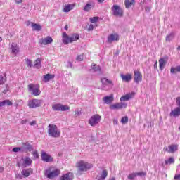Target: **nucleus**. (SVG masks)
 Segmentation results:
<instances>
[{
  "label": "nucleus",
  "instance_id": "nucleus-1",
  "mask_svg": "<svg viewBox=\"0 0 180 180\" xmlns=\"http://www.w3.org/2000/svg\"><path fill=\"white\" fill-rule=\"evenodd\" d=\"M48 134L50 137L53 139H58L61 136V131L57 127V125L53 124H50L48 126Z\"/></svg>",
  "mask_w": 180,
  "mask_h": 180
},
{
  "label": "nucleus",
  "instance_id": "nucleus-2",
  "mask_svg": "<svg viewBox=\"0 0 180 180\" xmlns=\"http://www.w3.org/2000/svg\"><path fill=\"white\" fill-rule=\"evenodd\" d=\"M60 169L55 168L53 167H50L44 172V175L49 179H53V178H56V176H58L60 175Z\"/></svg>",
  "mask_w": 180,
  "mask_h": 180
},
{
  "label": "nucleus",
  "instance_id": "nucleus-3",
  "mask_svg": "<svg viewBox=\"0 0 180 180\" xmlns=\"http://www.w3.org/2000/svg\"><path fill=\"white\" fill-rule=\"evenodd\" d=\"M62 37L63 44H68L69 43H72V41L79 40V34H73L71 37H69L67 32H63Z\"/></svg>",
  "mask_w": 180,
  "mask_h": 180
},
{
  "label": "nucleus",
  "instance_id": "nucleus-4",
  "mask_svg": "<svg viewBox=\"0 0 180 180\" xmlns=\"http://www.w3.org/2000/svg\"><path fill=\"white\" fill-rule=\"evenodd\" d=\"M28 91L31 93V95H33L34 96H39L41 94L40 86L39 84H28Z\"/></svg>",
  "mask_w": 180,
  "mask_h": 180
},
{
  "label": "nucleus",
  "instance_id": "nucleus-5",
  "mask_svg": "<svg viewBox=\"0 0 180 180\" xmlns=\"http://www.w3.org/2000/svg\"><path fill=\"white\" fill-rule=\"evenodd\" d=\"M111 11L113 16H116V18H123V8L119 6V5H113L111 8Z\"/></svg>",
  "mask_w": 180,
  "mask_h": 180
},
{
  "label": "nucleus",
  "instance_id": "nucleus-6",
  "mask_svg": "<svg viewBox=\"0 0 180 180\" xmlns=\"http://www.w3.org/2000/svg\"><path fill=\"white\" fill-rule=\"evenodd\" d=\"M76 167L78 171H79L80 172H84L88 171L90 165H89V163L81 160L77 163Z\"/></svg>",
  "mask_w": 180,
  "mask_h": 180
},
{
  "label": "nucleus",
  "instance_id": "nucleus-7",
  "mask_svg": "<svg viewBox=\"0 0 180 180\" xmlns=\"http://www.w3.org/2000/svg\"><path fill=\"white\" fill-rule=\"evenodd\" d=\"M53 110L65 112V110H70V106L62 104H54L52 105Z\"/></svg>",
  "mask_w": 180,
  "mask_h": 180
},
{
  "label": "nucleus",
  "instance_id": "nucleus-8",
  "mask_svg": "<svg viewBox=\"0 0 180 180\" xmlns=\"http://www.w3.org/2000/svg\"><path fill=\"white\" fill-rule=\"evenodd\" d=\"M126 108H127V103L123 102L117 103L110 106V109L112 110H115L116 109H126Z\"/></svg>",
  "mask_w": 180,
  "mask_h": 180
},
{
  "label": "nucleus",
  "instance_id": "nucleus-9",
  "mask_svg": "<svg viewBox=\"0 0 180 180\" xmlns=\"http://www.w3.org/2000/svg\"><path fill=\"white\" fill-rule=\"evenodd\" d=\"M41 100H39V99H32L31 101H29L28 103V106L29 108H40V106H41Z\"/></svg>",
  "mask_w": 180,
  "mask_h": 180
},
{
  "label": "nucleus",
  "instance_id": "nucleus-10",
  "mask_svg": "<svg viewBox=\"0 0 180 180\" xmlns=\"http://www.w3.org/2000/svg\"><path fill=\"white\" fill-rule=\"evenodd\" d=\"M41 157L42 161H44L45 162H53L54 161V159L51 155L47 154L46 152L42 151L41 153Z\"/></svg>",
  "mask_w": 180,
  "mask_h": 180
},
{
  "label": "nucleus",
  "instance_id": "nucleus-11",
  "mask_svg": "<svg viewBox=\"0 0 180 180\" xmlns=\"http://www.w3.org/2000/svg\"><path fill=\"white\" fill-rule=\"evenodd\" d=\"M163 150L167 153L174 154V153H175L176 151H178V145L172 144V145H169L168 147H165Z\"/></svg>",
  "mask_w": 180,
  "mask_h": 180
},
{
  "label": "nucleus",
  "instance_id": "nucleus-12",
  "mask_svg": "<svg viewBox=\"0 0 180 180\" xmlns=\"http://www.w3.org/2000/svg\"><path fill=\"white\" fill-rule=\"evenodd\" d=\"M22 166L23 167V168H26V167H30V165H32V163L33 162V161H32V159L27 156L22 158Z\"/></svg>",
  "mask_w": 180,
  "mask_h": 180
},
{
  "label": "nucleus",
  "instance_id": "nucleus-13",
  "mask_svg": "<svg viewBox=\"0 0 180 180\" xmlns=\"http://www.w3.org/2000/svg\"><path fill=\"white\" fill-rule=\"evenodd\" d=\"M134 74V81L136 84H139V82H141V81H143V75L140 72L135 70Z\"/></svg>",
  "mask_w": 180,
  "mask_h": 180
},
{
  "label": "nucleus",
  "instance_id": "nucleus-14",
  "mask_svg": "<svg viewBox=\"0 0 180 180\" xmlns=\"http://www.w3.org/2000/svg\"><path fill=\"white\" fill-rule=\"evenodd\" d=\"M101 122V115L96 114L91 117V126H96Z\"/></svg>",
  "mask_w": 180,
  "mask_h": 180
},
{
  "label": "nucleus",
  "instance_id": "nucleus-15",
  "mask_svg": "<svg viewBox=\"0 0 180 180\" xmlns=\"http://www.w3.org/2000/svg\"><path fill=\"white\" fill-rule=\"evenodd\" d=\"M39 43L44 44V46L51 44L53 43V38L50 36H48L46 38H41L39 39Z\"/></svg>",
  "mask_w": 180,
  "mask_h": 180
},
{
  "label": "nucleus",
  "instance_id": "nucleus-16",
  "mask_svg": "<svg viewBox=\"0 0 180 180\" xmlns=\"http://www.w3.org/2000/svg\"><path fill=\"white\" fill-rule=\"evenodd\" d=\"M114 41H119V34L112 33L108 36L107 43L112 44Z\"/></svg>",
  "mask_w": 180,
  "mask_h": 180
},
{
  "label": "nucleus",
  "instance_id": "nucleus-17",
  "mask_svg": "<svg viewBox=\"0 0 180 180\" xmlns=\"http://www.w3.org/2000/svg\"><path fill=\"white\" fill-rule=\"evenodd\" d=\"M21 148L22 151H25V153H27V151H33V146L30 145V143L27 142L22 143Z\"/></svg>",
  "mask_w": 180,
  "mask_h": 180
},
{
  "label": "nucleus",
  "instance_id": "nucleus-18",
  "mask_svg": "<svg viewBox=\"0 0 180 180\" xmlns=\"http://www.w3.org/2000/svg\"><path fill=\"white\" fill-rule=\"evenodd\" d=\"M101 81L103 88L105 86H113V82L105 77L101 78Z\"/></svg>",
  "mask_w": 180,
  "mask_h": 180
},
{
  "label": "nucleus",
  "instance_id": "nucleus-19",
  "mask_svg": "<svg viewBox=\"0 0 180 180\" xmlns=\"http://www.w3.org/2000/svg\"><path fill=\"white\" fill-rule=\"evenodd\" d=\"M98 22H99V17H93L91 18V30H94L95 27H98Z\"/></svg>",
  "mask_w": 180,
  "mask_h": 180
},
{
  "label": "nucleus",
  "instance_id": "nucleus-20",
  "mask_svg": "<svg viewBox=\"0 0 180 180\" xmlns=\"http://www.w3.org/2000/svg\"><path fill=\"white\" fill-rule=\"evenodd\" d=\"M134 97V93L131 92V93L127 94L124 96H122L120 100L121 102H124L126 101H129V99H131Z\"/></svg>",
  "mask_w": 180,
  "mask_h": 180
},
{
  "label": "nucleus",
  "instance_id": "nucleus-21",
  "mask_svg": "<svg viewBox=\"0 0 180 180\" xmlns=\"http://www.w3.org/2000/svg\"><path fill=\"white\" fill-rule=\"evenodd\" d=\"M169 116L171 117H179L180 116V108L179 107L176 108L170 112Z\"/></svg>",
  "mask_w": 180,
  "mask_h": 180
},
{
  "label": "nucleus",
  "instance_id": "nucleus-22",
  "mask_svg": "<svg viewBox=\"0 0 180 180\" xmlns=\"http://www.w3.org/2000/svg\"><path fill=\"white\" fill-rule=\"evenodd\" d=\"M114 99L115 98L113 97V94H110V96H105L103 98V101L104 103H106V105H109V104L112 103V102H113Z\"/></svg>",
  "mask_w": 180,
  "mask_h": 180
},
{
  "label": "nucleus",
  "instance_id": "nucleus-23",
  "mask_svg": "<svg viewBox=\"0 0 180 180\" xmlns=\"http://www.w3.org/2000/svg\"><path fill=\"white\" fill-rule=\"evenodd\" d=\"M108 170L103 169L101 172V174L98 176H97V179L98 180H105L108 177Z\"/></svg>",
  "mask_w": 180,
  "mask_h": 180
},
{
  "label": "nucleus",
  "instance_id": "nucleus-24",
  "mask_svg": "<svg viewBox=\"0 0 180 180\" xmlns=\"http://www.w3.org/2000/svg\"><path fill=\"white\" fill-rule=\"evenodd\" d=\"M32 173H33V169H32V168H29L27 169H22L21 172L22 175H23V176H25V178H27Z\"/></svg>",
  "mask_w": 180,
  "mask_h": 180
},
{
  "label": "nucleus",
  "instance_id": "nucleus-25",
  "mask_svg": "<svg viewBox=\"0 0 180 180\" xmlns=\"http://www.w3.org/2000/svg\"><path fill=\"white\" fill-rule=\"evenodd\" d=\"M74 179V175L71 172L66 173L62 177L60 180H72Z\"/></svg>",
  "mask_w": 180,
  "mask_h": 180
},
{
  "label": "nucleus",
  "instance_id": "nucleus-26",
  "mask_svg": "<svg viewBox=\"0 0 180 180\" xmlns=\"http://www.w3.org/2000/svg\"><path fill=\"white\" fill-rule=\"evenodd\" d=\"M120 77L122 81H124L125 82H129V81H131V75L130 74H127V75L121 74Z\"/></svg>",
  "mask_w": 180,
  "mask_h": 180
},
{
  "label": "nucleus",
  "instance_id": "nucleus-27",
  "mask_svg": "<svg viewBox=\"0 0 180 180\" xmlns=\"http://www.w3.org/2000/svg\"><path fill=\"white\" fill-rule=\"evenodd\" d=\"M72 9H74V5L72 4H66L63 7V11L66 13L70 12Z\"/></svg>",
  "mask_w": 180,
  "mask_h": 180
},
{
  "label": "nucleus",
  "instance_id": "nucleus-28",
  "mask_svg": "<svg viewBox=\"0 0 180 180\" xmlns=\"http://www.w3.org/2000/svg\"><path fill=\"white\" fill-rule=\"evenodd\" d=\"M165 64H167V58H162L159 60V66L160 70H164V68L165 67Z\"/></svg>",
  "mask_w": 180,
  "mask_h": 180
},
{
  "label": "nucleus",
  "instance_id": "nucleus-29",
  "mask_svg": "<svg viewBox=\"0 0 180 180\" xmlns=\"http://www.w3.org/2000/svg\"><path fill=\"white\" fill-rule=\"evenodd\" d=\"M55 75L51 74H46L43 76L44 82H49L50 79H53L54 78Z\"/></svg>",
  "mask_w": 180,
  "mask_h": 180
},
{
  "label": "nucleus",
  "instance_id": "nucleus-30",
  "mask_svg": "<svg viewBox=\"0 0 180 180\" xmlns=\"http://www.w3.org/2000/svg\"><path fill=\"white\" fill-rule=\"evenodd\" d=\"M34 67L35 68H37V70L40 69V68L41 67V58L36 59V60L34 61Z\"/></svg>",
  "mask_w": 180,
  "mask_h": 180
},
{
  "label": "nucleus",
  "instance_id": "nucleus-31",
  "mask_svg": "<svg viewBox=\"0 0 180 180\" xmlns=\"http://www.w3.org/2000/svg\"><path fill=\"white\" fill-rule=\"evenodd\" d=\"M134 0H125V7L129 9L131 6L134 5Z\"/></svg>",
  "mask_w": 180,
  "mask_h": 180
},
{
  "label": "nucleus",
  "instance_id": "nucleus-32",
  "mask_svg": "<svg viewBox=\"0 0 180 180\" xmlns=\"http://www.w3.org/2000/svg\"><path fill=\"white\" fill-rule=\"evenodd\" d=\"M32 30L40 32V30H41V26L39 24L32 23Z\"/></svg>",
  "mask_w": 180,
  "mask_h": 180
},
{
  "label": "nucleus",
  "instance_id": "nucleus-33",
  "mask_svg": "<svg viewBox=\"0 0 180 180\" xmlns=\"http://www.w3.org/2000/svg\"><path fill=\"white\" fill-rule=\"evenodd\" d=\"M11 50H12V53H14L15 54H16V53L19 51V48L18 47V45H16V44H13L11 45Z\"/></svg>",
  "mask_w": 180,
  "mask_h": 180
},
{
  "label": "nucleus",
  "instance_id": "nucleus-34",
  "mask_svg": "<svg viewBox=\"0 0 180 180\" xmlns=\"http://www.w3.org/2000/svg\"><path fill=\"white\" fill-rule=\"evenodd\" d=\"M136 178H137V174L136 172H132L127 176V179L129 180H134Z\"/></svg>",
  "mask_w": 180,
  "mask_h": 180
},
{
  "label": "nucleus",
  "instance_id": "nucleus-35",
  "mask_svg": "<svg viewBox=\"0 0 180 180\" xmlns=\"http://www.w3.org/2000/svg\"><path fill=\"white\" fill-rule=\"evenodd\" d=\"M175 162V160L174 159V158H169V159L166 160L165 161V164L166 165H171V164H174Z\"/></svg>",
  "mask_w": 180,
  "mask_h": 180
},
{
  "label": "nucleus",
  "instance_id": "nucleus-36",
  "mask_svg": "<svg viewBox=\"0 0 180 180\" xmlns=\"http://www.w3.org/2000/svg\"><path fill=\"white\" fill-rule=\"evenodd\" d=\"M174 39V33H170L166 37V41H171Z\"/></svg>",
  "mask_w": 180,
  "mask_h": 180
},
{
  "label": "nucleus",
  "instance_id": "nucleus-37",
  "mask_svg": "<svg viewBox=\"0 0 180 180\" xmlns=\"http://www.w3.org/2000/svg\"><path fill=\"white\" fill-rule=\"evenodd\" d=\"M136 176H140L141 178H143V176H146L147 175V173L145 172H136Z\"/></svg>",
  "mask_w": 180,
  "mask_h": 180
},
{
  "label": "nucleus",
  "instance_id": "nucleus-38",
  "mask_svg": "<svg viewBox=\"0 0 180 180\" xmlns=\"http://www.w3.org/2000/svg\"><path fill=\"white\" fill-rule=\"evenodd\" d=\"M4 106H12V105H13V103H12V101H11V100H4Z\"/></svg>",
  "mask_w": 180,
  "mask_h": 180
},
{
  "label": "nucleus",
  "instance_id": "nucleus-39",
  "mask_svg": "<svg viewBox=\"0 0 180 180\" xmlns=\"http://www.w3.org/2000/svg\"><path fill=\"white\" fill-rule=\"evenodd\" d=\"M90 9H91V4L88 3L84 6V11H85L86 12H89Z\"/></svg>",
  "mask_w": 180,
  "mask_h": 180
},
{
  "label": "nucleus",
  "instance_id": "nucleus-40",
  "mask_svg": "<svg viewBox=\"0 0 180 180\" xmlns=\"http://www.w3.org/2000/svg\"><path fill=\"white\" fill-rule=\"evenodd\" d=\"M127 122H129V117L127 116L123 117L121 119V123L122 124L127 123Z\"/></svg>",
  "mask_w": 180,
  "mask_h": 180
},
{
  "label": "nucleus",
  "instance_id": "nucleus-41",
  "mask_svg": "<svg viewBox=\"0 0 180 180\" xmlns=\"http://www.w3.org/2000/svg\"><path fill=\"white\" fill-rule=\"evenodd\" d=\"M84 29L85 30H87V32H91V25L89 22H87L86 25L84 27Z\"/></svg>",
  "mask_w": 180,
  "mask_h": 180
},
{
  "label": "nucleus",
  "instance_id": "nucleus-42",
  "mask_svg": "<svg viewBox=\"0 0 180 180\" xmlns=\"http://www.w3.org/2000/svg\"><path fill=\"white\" fill-rule=\"evenodd\" d=\"M6 82V79L4 78V76L2 75H0V85H2V84H5Z\"/></svg>",
  "mask_w": 180,
  "mask_h": 180
},
{
  "label": "nucleus",
  "instance_id": "nucleus-43",
  "mask_svg": "<svg viewBox=\"0 0 180 180\" xmlns=\"http://www.w3.org/2000/svg\"><path fill=\"white\" fill-rule=\"evenodd\" d=\"M92 70H94V71H101V67L98 65H94L92 67Z\"/></svg>",
  "mask_w": 180,
  "mask_h": 180
},
{
  "label": "nucleus",
  "instance_id": "nucleus-44",
  "mask_svg": "<svg viewBox=\"0 0 180 180\" xmlns=\"http://www.w3.org/2000/svg\"><path fill=\"white\" fill-rule=\"evenodd\" d=\"M170 72L171 74H176V72H178V70H176V68L172 67L170 69Z\"/></svg>",
  "mask_w": 180,
  "mask_h": 180
},
{
  "label": "nucleus",
  "instance_id": "nucleus-45",
  "mask_svg": "<svg viewBox=\"0 0 180 180\" xmlns=\"http://www.w3.org/2000/svg\"><path fill=\"white\" fill-rule=\"evenodd\" d=\"M26 60V64L27 65V67L32 68L33 67V64L32 63V60L30 59H27Z\"/></svg>",
  "mask_w": 180,
  "mask_h": 180
},
{
  "label": "nucleus",
  "instance_id": "nucleus-46",
  "mask_svg": "<svg viewBox=\"0 0 180 180\" xmlns=\"http://www.w3.org/2000/svg\"><path fill=\"white\" fill-rule=\"evenodd\" d=\"M76 60L77 61H84V55L77 56V57L76 58Z\"/></svg>",
  "mask_w": 180,
  "mask_h": 180
},
{
  "label": "nucleus",
  "instance_id": "nucleus-47",
  "mask_svg": "<svg viewBox=\"0 0 180 180\" xmlns=\"http://www.w3.org/2000/svg\"><path fill=\"white\" fill-rule=\"evenodd\" d=\"M13 153H18L19 151H22V147L19 148V147H15L13 148Z\"/></svg>",
  "mask_w": 180,
  "mask_h": 180
},
{
  "label": "nucleus",
  "instance_id": "nucleus-48",
  "mask_svg": "<svg viewBox=\"0 0 180 180\" xmlns=\"http://www.w3.org/2000/svg\"><path fill=\"white\" fill-rule=\"evenodd\" d=\"M32 154L35 159L39 157V153H37V150L34 151Z\"/></svg>",
  "mask_w": 180,
  "mask_h": 180
},
{
  "label": "nucleus",
  "instance_id": "nucleus-49",
  "mask_svg": "<svg viewBox=\"0 0 180 180\" xmlns=\"http://www.w3.org/2000/svg\"><path fill=\"white\" fill-rule=\"evenodd\" d=\"M176 103L177 106H179V108H180V97H178L176 98Z\"/></svg>",
  "mask_w": 180,
  "mask_h": 180
},
{
  "label": "nucleus",
  "instance_id": "nucleus-50",
  "mask_svg": "<svg viewBox=\"0 0 180 180\" xmlns=\"http://www.w3.org/2000/svg\"><path fill=\"white\" fill-rule=\"evenodd\" d=\"M68 68H72V63L71 62H68Z\"/></svg>",
  "mask_w": 180,
  "mask_h": 180
},
{
  "label": "nucleus",
  "instance_id": "nucleus-51",
  "mask_svg": "<svg viewBox=\"0 0 180 180\" xmlns=\"http://www.w3.org/2000/svg\"><path fill=\"white\" fill-rule=\"evenodd\" d=\"M37 123L36 121H32L30 122V126H36Z\"/></svg>",
  "mask_w": 180,
  "mask_h": 180
},
{
  "label": "nucleus",
  "instance_id": "nucleus-52",
  "mask_svg": "<svg viewBox=\"0 0 180 180\" xmlns=\"http://www.w3.org/2000/svg\"><path fill=\"white\" fill-rule=\"evenodd\" d=\"M79 115H81V111H79V110L75 111V115L76 116H79Z\"/></svg>",
  "mask_w": 180,
  "mask_h": 180
},
{
  "label": "nucleus",
  "instance_id": "nucleus-53",
  "mask_svg": "<svg viewBox=\"0 0 180 180\" xmlns=\"http://www.w3.org/2000/svg\"><path fill=\"white\" fill-rule=\"evenodd\" d=\"M29 121L27 120H22L21 121L22 124H26Z\"/></svg>",
  "mask_w": 180,
  "mask_h": 180
},
{
  "label": "nucleus",
  "instance_id": "nucleus-54",
  "mask_svg": "<svg viewBox=\"0 0 180 180\" xmlns=\"http://www.w3.org/2000/svg\"><path fill=\"white\" fill-rule=\"evenodd\" d=\"M174 179H175V180H179V179H180V174L175 175V176H174Z\"/></svg>",
  "mask_w": 180,
  "mask_h": 180
},
{
  "label": "nucleus",
  "instance_id": "nucleus-55",
  "mask_svg": "<svg viewBox=\"0 0 180 180\" xmlns=\"http://www.w3.org/2000/svg\"><path fill=\"white\" fill-rule=\"evenodd\" d=\"M15 178H17L18 179H22V175H20V174H17V175L15 176Z\"/></svg>",
  "mask_w": 180,
  "mask_h": 180
},
{
  "label": "nucleus",
  "instance_id": "nucleus-56",
  "mask_svg": "<svg viewBox=\"0 0 180 180\" xmlns=\"http://www.w3.org/2000/svg\"><path fill=\"white\" fill-rule=\"evenodd\" d=\"M23 0H15V3L19 4H22Z\"/></svg>",
  "mask_w": 180,
  "mask_h": 180
},
{
  "label": "nucleus",
  "instance_id": "nucleus-57",
  "mask_svg": "<svg viewBox=\"0 0 180 180\" xmlns=\"http://www.w3.org/2000/svg\"><path fill=\"white\" fill-rule=\"evenodd\" d=\"M2 106H5L4 101H0V108H2Z\"/></svg>",
  "mask_w": 180,
  "mask_h": 180
},
{
  "label": "nucleus",
  "instance_id": "nucleus-58",
  "mask_svg": "<svg viewBox=\"0 0 180 180\" xmlns=\"http://www.w3.org/2000/svg\"><path fill=\"white\" fill-rule=\"evenodd\" d=\"M17 165H18V167H19V168H20V167H22V168H25V167H23V166L22 165V164H20V163H18L17 164Z\"/></svg>",
  "mask_w": 180,
  "mask_h": 180
},
{
  "label": "nucleus",
  "instance_id": "nucleus-59",
  "mask_svg": "<svg viewBox=\"0 0 180 180\" xmlns=\"http://www.w3.org/2000/svg\"><path fill=\"white\" fill-rule=\"evenodd\" d=\"M176 70L179 72H180V65L176 66Z\"/></svg>",
  "mask_w": 180,
  "mask_h": 180
},
{
  "label": "nucleus",
  "instance_id": "nucleus-60",
  "mask_svg": "<svg viewBox=\"0 0 180 180\" xmlns=\"http://www.w3.org/2000/svg\"><path fill=\"white\" fill-rule=\"evenodd\" d=\"M8 91H9V89H5L3 91V94H6V92H8Z\"/></svg>",
  "mask_w": 180,
  "mask_h": 180
},
{
  "label": "nucleus",
  "instance_id": "nucleus-61",
  "mask_svg": "<svg viewBox=\"0 0 180 180\" xmlns=\"http://www.w3.org/2000/svg\"><path fill=\"white\" fill-rule=\"evenodd\" d=\"M105 0H98V2H99V4H102L104 2Z\"/></svg>",
  "mask_w": 180,
  "mask_h": 180
},
{
  "label": "nucleus",
  "instance_id": "nucleus-62",
  "mask_svg": "<svg viewBox=\"0 0 180 180\" xmlns=\"http://www.w3.org/2000/svg\"><path fill=\"white\" fill-rule=\"evenodd\" d=\"M65 30H68V25H65Z\"/></svg>",
  "mask_w": 180,
  "mask_h": 180
},
{
  "label": "nucleus",
  "instance_id": "nucleus-63",
  "mask_svg": "<svg viewBox=\"0 0 180 180\" xmlns=\"http://www.w3.org/2000/svg\"><path fill=\"white\" fill-rule=\"evenodd\" d=\"M4 171V167H0V173Z\"/></svg>",
  "mask_w": 180,
  "mask_h": 180
},
{
  "label": "nucleus",
  "instance_id": "nucleus-64",
  "mask_svg": "<svg viewBox=\"0 0 180 180\" xmlns=\"http://www.w3.org/2000/svg\"><path fill=\"white\" fill-rule=\"evenodd\" d=\"M18 102H19L20 103H23V100H19Z\"/></svg>",
  "mask_w": 180,
  "mask_h": 180
}]
</instances>
